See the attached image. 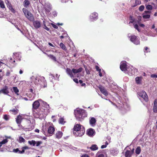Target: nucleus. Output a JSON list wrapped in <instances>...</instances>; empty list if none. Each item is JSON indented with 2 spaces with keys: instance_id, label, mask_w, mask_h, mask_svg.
<instances>
[{
  "instance_id": "nucleus-40",
  "label": "nucleus",
  "mask_w": 157,
  "mask_h": 157,
  "mask_svg": "<svg viewBox=\"0 0 157 157\" xmlns=\"http://www.w3.org/2000/svg\"><path fill=\"white\" fill-rule=\"evenodd\" d=\"M146 9L149 10H152V6L151 5H147L146 7Z\"/></svg>"
},
{
  "instance_id": "nucleus-36",
  "label": "nucleus",
  "mask_w": 157,
  "mask_h": 157,
  "mask_svg": "<svg viewBox=\"0 0 157 157\" xmlns=\"http://www.w3.org/2000/svg\"><path fill=\"white\" fill-rule=\"evenodd\" d=\"M150 16L149 14H145L143 13V17L144 19H148L150 17Z\"/></svg>"
},
{
  "instance_id": "nucleus-23",
  "label": "nucleus",
  "mask_w": 157,
  "mask_h": 157,
  "mask_svg": "<svg viewBox=\"0 0 157 157\" xmlns=\"http://www.w3.org/2000/svg\"><path fill=\"white\" fill-rule=\"evenodd\" d=\"M142 77H136L135 78V80L137 84H140L141 82L142 79Z\"/></svg>"
},
{
  "instance_id": "nucleus-50",
  "label": "nucleus",
  "mask_w": 157,
  "mask_h": 157,
  "mask_svg": "<svg viewBox=\"0 0 157 157\" xmlns=\"http://www.w3.org/2000/svg\"><path fill=\"white\" fill-rule=\"evenodd\" d=\"M42 142L41 141H37L36 143V146H38Z\"/></svg>"
},
{
  "instance_id": "nucleus-33",
  "label": "nucleus",
  "mask_w": 157,
  "mask_h": 157,
  "mask_svg": "<svg viewBox=\"0 0 157 157\" xmlns=\"http://www.w3.org/2000/svg\"><path fill=\"white\" fill-rule=\"evenodd\" d=\"M13 91L14 93L17 95H18V92H19V90L16 87H13Z\"/></svg>"
},
{
  "instance_id": "nucleus-43",
  "label": "nucleus",
  "mask_w": 157,
  "mask_h": 157,
  "mask_svg": "<svg viewBox=\"0 0 157 157\" xmlns=\"http://www.w3.org/2000/svg\"><path fill=\"white\" fill-rule=\"evenodd\" d=\"M134 28L137 29L139 32H140V30L139 28V26L137 24H136L134 25Z\"/></svg>"
},
{
  "instance_id": "nucleus-54",
  "label": "nucleus",
  "mask_w": 157,
  "mask_h": 157,
  "mask_svg": "<svg viewBox=\"0 0 157 157\" xmlns=\"http://www.w3.org/2000/svg\"><path fill=\"white\" fill-rule=\"evenodd\" d=\"M22 148L24 149L25 150L26 149H29V148L28 147L26 146L23 147Z\"/></svg>"
},
{
  "instance_id": "nucleus-7",
  "label": "nucleus",
  "mask_w": 157,
  "mask_h": 157,
  "mask_svg": "<svg viewBox=\"0 0 157 157\" xmlns=\"http://www.w3.org/2000/svg\"><path fill=\"white\" fill-rule=\"evenodd\" d=\"M121 70L124 72L128 71V68H127V65L126 62L125 61L121 62L120 65Z\"/></svg>"
},
{
  "instance_id": "nucleus-64",
  "label": "nucleus",
  "mask_w": 157,
  "mask_h": 157,
  "mask_svg": "<svg viewBox=\"0 0 157 157\" xmlns=\"http://www.w3.org/2000/svg\"><path fill=\"white\" fill-rule=\"evenodd\" d=\"M35 131L36 132L39 133V130L38 129H36L35 130Z\"/></svg>"
},
{
  "instance_id": "nucleus-6",
  "label": "nucleus",
  "mask_w": 157,
  "mask_h": 157,
  "mask_svg": "<svg viewBox=\"0 0 157 157\" xmlns=\"http://www.w3.org/2000/svg\"><path fill=\"white\" fill-rule=\"evenodd\" d=\"M139 96L142 98L146 101H148V97L146 93L144 91H142L138 93Z\"/></svg>"
},
{
  "instance_id": "nucleus-11",
  "label": "nucleus",
  "mask_w": 157,
  "mask_h": 157,
  "mask_svg": "<svg viewBox=\"0 0 157 157\" xmlns=\"http://www.w3.org/2000/svg\"><path fill=\"white\" fill-rule=\"evenodd\" d=\"M98 18V14L95 12L92 13L90 17V18L91 20H96Z\"/></svg>"
},
{
  "instance_id": "nucleus-18",
  "label": "nucleus",
  "mask_w": 157,
  "mask_h": 157,
  "mask_svg": "<svg viewBox=\"0 0 157 157\" xmlns=\"http://www.w3.org/2000/svg\"><path fill=\"white\" fill-rule=\"evenodd\" d=\"M153 111L155 113H157V99H155L154 101Z\"/></svg>"
},
{
  "instance_id": "nucleus-37",
  "label": "nucleus",
  "mask_w": 157,
  "mask_h": 157,
  "mask_svg": "<svg viewBox=\"0 0 157 157\" xmlns=\"http://www.w3.org/2000/svg\"><path fill=\"white\" fill-rule=\"evenodd\" d=\"M141 4V1L139 0H136L134 3V5L133 6V7H135L137 5H140Z\"/></svg>"
},
{
  "instance_id": "nucleus-21",
  "label": "nucleus",
  "mask_w": 157,
  "mask_h": 157,
  "mask_svg": "<svg viewBox=\"0 0 157 157\" xmlns=\"http://www.w3.org/2000/svg\"><path fill=\"white\" fill-rule=\"evenodd\" d=\"M63 135V133L60 131H58L56 134V138L59 139L61 138Z\"/></svg>"
},
{
  "instance_id": "nucleus-27",
  "label": "nucleus",
  "mask_w": 157,
  "mask_h": 157,
  "mask_svg": "<svg viewBox=\"0 0 157 157\" xmlns=\"http://www.w3.org/2000/svg\"><path fill=\"white\" fill-rule=\"evenodd\" d=\"M7 7H8L9 9L13 13H14L15 10L11 4L10 3H9Z\"/></svg>"
},
{
  "instance_id": "nucleus-60",
  "label": "nucleus",
  "mask_w": 157,
  "mask_h": 157,
  "mask_svg": "<svg viewBox=\"0 0 157 157\" xmlns=\"http://www.w3.org/2000/svg\"><path fill=\"white\" fill-rule=\"evenodd\" d=\"M134 148H133L132 149L131 151H130V152L131 153L132 155L134 152Z\"/></svg>"
},
{
  "instance_id": "nucleus-2",
  "label": "nucleus",
  "mask_w": 157,
  "mask_h": 157,
  "mask_svg": "<svg viewBox=\"0 0 157 157\" xmlns=\"http://www.w3.org/2000/svg\"><path fill=\"white\" fill-rule=\"evenodd\" d=\"M74 114L76 119L79 121H82L86 117L85 110L83 109H77L75 110Z\"/></svg>"
},
{
  "instance_id": "nucleus-62",
  "label": "nucleus",
  "mask_w": 157,
  "mask_h": 157,
  "mask_svg": "<svg viewBox=\"0 0 157 157\" xmlns=\"http://www.w3.org/2000/svg\"><path fill=\"white\" fill-rule=\"evenodd\" d=\"M53 15L54 17H56L57 16V14L56 13V12H53Z\"/></svg>"
},
{
  "instance_id": "nucleus-25",
  "label": "nucleus",
  "mask_w": 157,
  "mask_h": 157,
  "mask_svg": "<svg viewBox=\"0 0 157 157\" xmlns=\"http://www.w3.org/2000/svg\"><path fill=\"white\" fill-rule=\"evenodd\" d=\"M125 157H131L132 154L130 152V151L127 150L124 153Z\"/></svg>"
},
{
  "instance_id": "nucleus-56",
  "label": "nucleus",
  "mask_w": 157,
  "mask_h": 157,
  "mask_svg": "<svg viewBox=\"0 0 157 157\" xmlns=\"http://www.w3.org/2000/svg\"><path fill=\"white\" fill-rule=\"evenodd\" d=\"M22 150L21 151H19V153L23 154L25 152V150L24 149H22Z\"/></svg>"
},
{
  "instance_id": "nucleus-31",
  "label": "nucleus",
  "mask_w": 157,
  "mask_h": 157,
  "mask_svg": "<svg viewBox=\"0 0 157 157\" xmlns=\"http://www.w3.org/2000/svg\"><path fill=\"white\" fill-rule=\"evenodd\" d=\"M28 143L29 144L33 146H35L36 143V142L34 140H29L28 141Z\"/></svg>"
},
{
  "instance_id": "nucleus-32",
  "label": "nucleus",
  "mask_w": 157,
  "mask_h": 157,
  "mask_svg": "<svg viewBox=\"0 0 157 157\" xmlns=\"http://www.w3.org/2000/svg\"><path fill=\"white\" fill-rule=\"evenodd\" d=\"M60 46L61 48H62L63 50L66 51L67 50V49L65 46V45L63 43H61L60 44Z\"/></svg>"
},
{
  "instance_id": "nucleus-9",
  "label": "nucleus",
  "mask_w": 157,
  "mask_h": 157,
  "mask_svg": "<svg viewBox=\"0 0 157 157\" xmlns=\"http://www.w3.org/2000/svg\"><path fill=\"white\" fill-rule=\"evenodd\" d=\"M101 92L105 96L108 95V93L105 87L101 85H99L98 86Z\"/></svg>"
},
{
  "instance_id": "nucleus-44",
  "label": "nucleus",
  "mask_w": 157,
  "mask_h": 157,
  "mask_svg": "<svg viewBox=\"0 0 157 157\" xmlns=\"http://www.w3.org/2000/svg\"><path fill=\"white\" fill-rule=\"evenodd\" d=\"M20 150H19V149L17 148L16 149H14L13 150V151L15 153H19Z\"/></svg>"
},
{
  "instance_id": "nucleus-10",
  "label": "nucleus",
  "mask_w": 157,
  "mask_h": 157,
  "mask_svg": "<svg viewBox=\"0 0 157 157\" xmlns=\"http://www.w3.org/2000/svg\"><path fill=\"white\" fill-rule=\"evenodd\" d=\"M40 105V104L38 100L35 101L34 102L32 105V109H33L36 110L39 107Z\"/></svg>"
},
{
  "instance_id": "nucleus-5",
  "label": "nucleus",
  "mask_w": 157,
  "mask_h": 157,
  "mask_svg": "<svg viewBox=\"0 0 157 157\" xmlns=\"http://www.w3.org/2000/svg\"><path fill=\"white\" fill-rule=\"evenodd\" d=\"M22 10L25 16L28 19L30 20H32L33 19L32 14L27 10L23 8Z\"/></svg>"
},
{
  "instance_id": "nucleus-30",
  "label": "nucleus",
  "mask_w": 157,
  "mask_h": 157,
  "mask_svg": "<svg viewBox=\"0 0 157 157\" xmlns=\"http://www.w3.org/2000/svg\"><path fill=\"white\" fill-rule=\"evenodd\" d=\"M141 151V149L140 147V146L136 148L135 151L137 155H139Z\"/></svg>"
},
{
  "instance_id": "nucleus-35",
  "label": "nucleus",
  "mask_w": 157,
  "mask_h": 157,
  "mask_svg": "<svg viewBox=\"0 0 157 157\" xmlns=\"http://www.w3.org/2000/svg\"><path fill=\"white\" fill-rule=\"evenodd\" d=\"M0 7L2 9H4L5 8L3 1L1 0H0Z\"/></svg>"
},
{
  "instance_id": "nucleus-55",
  "label": "nucleus",
  "mask_w": 157,
  "mask_h": 157,
  "mask_svg": "<svg viewBox=\"0 0 157 157\" xmlns=\"http://www.w3.org/2000/svg\"><path fill=\"white\" fill-rule=\"evenodd\" d=\"M130 19L132 20V21H130L129 23H132L133 22L134 20L133 19H132V17L131 16H130Z\"/></svg>"
},
{
  "instance_id": "nucleus-12",
  "label": "nucleus",
  "mask_w": 157,
  "mask_h": 157,
  "mask_svg": "<svg viewBox=\"0 0 157 157\" xmlns=\"http://www.w3.org/2000/svg\"><path fill=\"white\" fill-rule=\"evenodd\" d=\"M9 93L7 86H5L4 87L0 90V94L2 93L5 94H7Z\"/></svg>"
},
{
  "instance_id": "nucleus-57",
  "label": "nucleus",
  "mask_w": 157,
  "mask_h": 157,
  "mask_svg": "<svg viewBox=\"0 0 157 157\" xmlns=\"http://www.w3.org/2000/svg\"><path fill=\"white\" fill-rule=\"evenodd\" d=\"M106 145H103L101 146V149H103L105 148L106 147Z\"/></svg>"
},
{
  "instance_id": "nucleus-58",
  "label": "nucleus",
  "mask_w": 157,
  "mask_h": 157,
  "mask_svg": "<svg viewBox=\"0 0 157 157\" xmlns=\"http://www.w3.org/2000/svg\"><path fill=\"white\" fill-rule=\"evenodd\" d=\"M7 63H6L4 61H3V62L0 61V65H2V64H5V65H6V64Z\"/></svg>"
},
{
  "instance_id": "nucleus-28",
  "label": "nucleus",
  "mask_w": 157,
  "mask_h": 157,
  "mask_svg": "<svg viewBox=\"0 0 157 157\" xmlns=\"http://www.w3.org/2000/svg\"><path fill=\"white\" fill-rule=\"evenodd\" d=\"M90 148L92 151H95L97 150L98 148L97 145L96 144L92 145Z\"/></svg>"
},
{
  "instance_id": "nucleus-16",
  "label": "nucleus",
  "mask_w": 157,
  "mask_h": 157,
  "mask_svg": "<svg viewBox=\"0 0 157 157\" xmlns=\"http://www.w3.org/2000/svg\"><path fill=\"white\" fill-rule=\"evenodd\" d=\"M33 25L35 28L37 29L41 26V24L40 21H35L33 22Z\"/></svg>"
},
{
  "instance_id": "nucleus-42",
  "label": "nucleus",
  "mask_w": 157,
  "mask_h": 157,
  "mask_svg": "<svg viewBox=\"0 0 157 157\" xmlns=\"http://www.w3.org/2000/svg\"><path fill=\"white\" fill-rule=\"evenodd\" d=\"M44 106H45V107L47 109L49 108V105L48 104L47 102H44Z\"/></svg>"
},
{
  "instance_id": "nucleus-13",
  "label": "nucleus",
  "mask_w": 157,
  "mask_h": 157,
  "mask_svg": "<svg viewBox=\"0 0 157 157\" xmlns=\"http://www.w3.org/2000/svg\"><path fill=\"white\" fill-rule=\"evenodd\" d=\"M25 123L28 124V125H25L24 127L25 128L27 129H31V128L30 125H31V123L30 121L27 119H25Z\"/></svg>"
},
{
  "instance_id": "nucleus-4",
  "label": "nucleus",
  "mask_w": 157,
  "mask_h": 157,
  "mask_svg": "<svg viewBox=\"0 0 157 157\" xmlns=\"http://www.w3.org/2000/svg\"><path fill=\"white\" fill-rule=\"evenodd\" d=\"M128 37L130 39V41L136 45H138L140 44L139 40L137 38V36L135 35L128 36Z\"/></svg>"
},
{
  "instance_id": "nucleus-52",
  "label": "nucleus",
  "mask_w": 157,
  "mask_h": 157,
  "mask_svg": "<svg viewBox=\"0 0 157 157\" xmlns=\"http://www.w3.org/2000/svg\"><path fill=\"white\" fill-rule=\"evenodd\" d=\"M43 28L48 31L49 30V29L46 26H44Z\"/></svg>"
},
{
  "instance_id": "nucleus-20",
  "label": "nucleus",
  "mask_w": 157,
  "mask_h": 157,
  "mask_svg": "<svg viewBox=\"0 0 157 157\" xmlns=\"http://www.w3.org/2000/svg\"><path fill=\"white\" fill-rule=\"evenodd\" d=\"M55 131V128L54 127L50 126L49 127L48 130V132L49 134H52Z\"/></svg>"
},
{
  "instance_id": "nucleus-8",
  "label": "nucleus",
  "mask_w": 157,
  "mask_h": 157,
  "mask_svg": "<svg viewBox=\"0 0 157 157\" xmlns=\"http://www.w3.org/2000/svg\"><path fill=\"white\" fill-rule=\"evenodd\" d=\"M138 70L135 67H132V68H128L127 73L129 76L135 75L136 73H137Z\"/></svg>"
},
{
  "instance_id": "nucleus-19",
  "label": "nucleus",
  "mask_w": 157,
  "mask_h": 157,
  "mask_svg": "<svg viewBox=\"0 0 157 157\" xmlns=\"http://www.w3.org/2000/svg\"><path fill=\"white\" fill-rule=\"evenodd\" d=\"M66 72L71 78L74 77L73 74L72 70H71L70 68H67L66 69Z\"/></svg>"
},
{
  "instance_id": "nucleus-49",
  "label": "nucleus",
  "mask_w": 157,
  "mask_h": 157,
  "mask_svg": "<svg viewBox=\"0 0 157 157\" xmlns=\"http://www.w3.org/2000/svg\"><path fill=\"white\" fill-rule=\"evenodd\" d=\"M151 78H157V75L155 74H152L151 75Z\"/></svg>"
},
{
  "instance_id": "nucleus-3",
  "label": "nucleus",
  "mask_w": 157,
  "mask_h": 157,
  "mask_svg": "<svg viewBox=\"0 0 157 157\" xmlns=\"http://www.w3.org/2000/svg\"><path fill=\"white\" fill-rule=\"evenodd\" d=\"M8 142L7 138L3 140L2 141H0V151L2 152H6L7 150V146L4 144Z\"/></svg>"
},
{
  "instance_id": "nucleus-59",
  "label": "nucleus",
  "mask_w": 157,
  "mask_h": 157,
  "mask_svg": "<svg viewBox=\"0 0 157 157\" xmlns=\"http://www.w3.org/2000/svg\"><path fill=\"white\" fill-rule=\"evenodd\" d=\"M81 157H89V156L88 155L86 154H85L82 155Z\"/></svg>"
},
{
  "instance_id": "nucleus-22",
  "label": "nucleus",
  "mask_w": 157,
  "mask_h": 157,
  "mask_svg": "<svg viewBox=\"0 0 157 157\" xmlns=\"http://www.w3.org/2000/svg\"><path fill=\"white\" fill-rule=\"evenodd\" d=\"M82 67H79L78 69H73L72 71L73 73L74 74L79 73L81 72L82 70Z\"/></svg>"
},
{
  "instance_id": "nucleus-63",
  "label": "nucleus",
  "mask_w": 157,
  "mask_h": 157,
  "mask_svg": "<svg viewBox=\"0 0 157 157\" xmlns=\"http://www.w3.org/2000/svg\"><path fill=\"white\" fill-rule=\"evenodd\" d=\"M139 25L142 27H144V25L143 24H139Z\"/></svg>"
},
{
  "instance_id": "nucleus-1",
  "label": "nucleus",
  "mask_w": 157,
  "mask_h": 157,
  "mask_svg": "<svg viewBox=\"0 0 157 157\" xmlns=\"http://www.w3.org/2000/svg\"><path fill=\"white\" fill-rule=\"evenodd\" d=\"M73 129V134L76 136H81L85 132V128L80 124H75Z\"/></svg>"
},
{
  "instance_id": "nucleus-15",
  "label": "nucleus",
  "mask_w": 157,
  "mask_h": 157,
  "mask_svg": "<svg viewBox=\"0 0 157 157\" xmlns=\"http://www.w3.org/2000/svg\"><path fill=\"white\" fill-rule=\"evenodd\" d=\"M96 120L94 117H91L90 118L89 123L92 126H94L96 125Z\"/></svg>"
},
{
  "instance_id": "nucleus-48",
  "label": "nucleus",
  "mask_w": 157,
  "mask_h": 157,
  "mask_svg": "<svg viewBox=\"0 0 157 157\" xmlns=\"http://www.w3.org/2000/svg\"><path fill=\"white\" fill-rule=\"evenodd\" d=\"M51 25L52 26V27L55 29H57L58 28V26L56 25H55L53 23H51Z\"/></svg>"
},
{
  "instance_id": "nucleus-24",
  "label": "nucleus",
  "mask_w": 157,
  "mask_h": 157,
  "mask_svg": "<svg viewBox=\"0 0 157 157\" xmlns=\"http://www.w3.org/2000/svg\"><path fill=\"white\" fill-rule=\"evenodd\" d=\"M30 4V2L29 0H25L23 2V5L26 8L28 7Z\"/></svg>"
},
{
  "instance_id": "nucleus-46",
  "label": "nucleus",
  "mask_w": 157,
  "mask_h": 157,
  "mask_svg": "<svg viewBox=\"0 0 157 157\" xmlns=\"http://www.w3.org/2000/svg\"><path fill=\"white\" fill-rule=\"evenodd\" d=\"M9 62L11 63H13L15 62V60L14 59L11 58L9 60Z\"/></svg>"
},
{
  "instance_id": "nucleus-41",
  "label": "nucleus",
  "mask_w": 157,
  "mask_h": 157,
  "mask_svg": "<svg viewBox=\"0 0 157 157\" xmlns=\"http://www.w3.org/2000/svg\"><path fill=\"white\" fill-rule=\"evenodd\" d=\"M144 5H141L140 6L139 10L140 11H142L144 10Z\"/></svg>"
},
{
  "instance_id": "nucleus-53",
  "label": "nucleus",
  "mask_w": 157,
  "mask_h": 157,
  "mask_svg": "<svg viewBox=\"0 0 157 157\" xmlns=\"http://www.w3.org/2000/svg\"><path fill=\"white\" fill-rule=\"evenodd\" d=\"M74 81L77 83H78V79L77 78H74L73 79Z\"/></svg>"
},
{
  "instance_id": "nucleus-47",
  "label": "nucleus",
  "mask_w": 157,
  "mask_h": 157,
  "mask_svg": "<svg viewBox=\"0 0 157 157\" xmlns=\"http://www.w3.org/2000/svg\"><path fill=\"white\" fill-rule=\"evenodd\" d=\"M95 69L98 71H101V69L99 68V67L98 66H95Z\"/></svg>"
},
{
  "instance_id": "nucleus-45",
  "label": "nucleus",
  "mask_w": 157,
  "mask_h": 157,
  "mask_svg": "<svg viewBox=\"0 0 157 157\" xmlns=\"http://www.w3.org/2000/svg\"><path fill=\"white\" fill-rule=\"evenodd\" d=\"M10 74V70H8L6 71V76H9Z\"/></svg>"
},
{
  "instance_id": "nucleus-29",
  "label": "nucleus",
  "mask_w": 157,
  "mask_h": 157,
  "mask_svg": "<svg viewBox=\"0 0 157 157\" xmlns=\"http://www.w3.org/2000/svg\"><path fill=\"white\" fill-rule=\"evenodd\" d=\"M10 112H12V114L14 115H15L18 113L19 110L17 109H13L10 110Z\"/></svg>"
},
{
  "instance_id": "nucleus-61",
  "label": "nucleus",
  "mask_w": 157,
  "mask_h": 157,
  "mask_svg": "<svg viewBox=\"0 0 157 157\" xmlns=\"http://www.w3.org/2000/svg\"><path fill=\"white\" fill-rule=\"evenodd\" d=\"M104 155L103 154H101L99 155L98 156V157H104Z\"/></svg>"
},
{
  "instance_id": "nucleus-14",
  "label": "nucleus",
  "mask_w": 157,
  "mask_h": 157,
  "mask_svg": "<svg viewBox=\"0 0 157 157\" xmlns=\"http://www.w3.org/2000/svg\"><path fill=\"white\" fill-rule=\"evenodd\" d=\"M23 118H22V116L20 115H18L16 118V121L17 123L19 125L21 124V122Z\"/></svg>"
},
{
  "instance_id": "nucleus-38",
  "label": "nucleus",
  "mask_w": 157,
  "mask_h": 157,
  "mask_svg": "<svg viewBox=\"0 0 157 157\" xmlns=\"http://www.w3.org/2000/svg\"><path fill=\"white\" fill-rule=\"evenodd\" d=\"M19 142L20 143H24L25 141V139L22 136H20L19 138Z\"/></svg>"
},
{
  "instance_id": "nucleus-26",
  "label": "nucleus",
  "mask_w": 157,
  "mask_h": 157,
  "mask_svg": "<svg viewBox=\"0 0 157 157\" xmlns=\"http://www.w3.org/2000/svg\"><path fill=\"white\" fill-rule=\"evenodd\" d=\"M48 56L53 61L55 62L57 61V59L55 56L52 54H49L48 55Z\"/></svg>"
},
{
  "instance_id": "nucleus-17",
  "label": "nucleus",
  "mask_w": 157,
  "mask_h": 157,
  "mask_svg": "<svg viewBox=\"0 0 157 157\" xmlns=\"http://www.w3.org/2000/svg\"><path fill=\"white\" fill-rule=\"evenodd\" d=\"M95 132L94 129L90 128L87 130L86 133L87 135L89 136H91L94 135Z\"/></svg>"
},
{
  "instance_id": "nucleus-34",
  "label": "nucleus",
  "mask_w": 157,
  "mask_h": 157,
  "mask_svg": "<svg viewBox=\"0 0 157 157\" xmlns=\"http://www.w3.org/2000/svg\"><path fill=\"white\" fill-rule=\"evenodd\" d=\"M59 124H64L65 123V121H64V118L62 117L59 118Z\"/></svg>"
},
{
  "instance_id": "nucleus-51",
  "label": "nucleus",
  "mask_w": 157,
  "mask_h": 157,
  "mask_svg": "<svg viewBox=\"0 0 157 157\" xmlns=\"http://www.w3.org/2000/svg\"><path fill=\"white\" fill-rule=\"evenodd\" d=\"M151 13V11L145 10L144 11V13L147 14H148V13L150 14Z\"/></svg>"
},
{
  "instance_id": "nucleus-39",
  "label": "nucleus",
  "mask_w": 157,
  "mask_h": 157,
  "mask_svg": "<svg viewBox=\"0 0 157 157\" xmlns=\"http://www.w3.org/2000/svg\"><path fill=\"white\" fill-rule=\"evenodd\" d=\"M10 116L9 115L6 114L3 116V118L6 121H8L9 120Z\"/></svg>"
}]
</instances>
